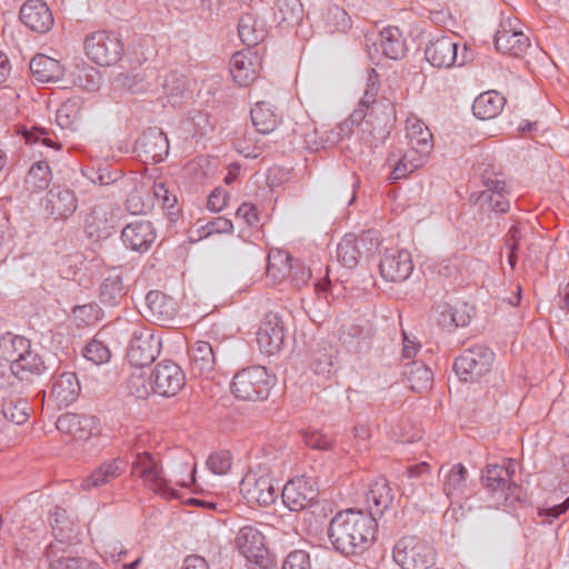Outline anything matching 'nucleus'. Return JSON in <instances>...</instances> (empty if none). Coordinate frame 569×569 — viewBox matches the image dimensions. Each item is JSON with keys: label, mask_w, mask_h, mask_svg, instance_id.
<instances>
[{"label": "nucleus", "mask_w": 569, "mask_h": 569, "mask_svg": "<svg viewBox=\"0 0 569 569\" xmlns=\"http://www.w3.org/2000/svg\"><path fill=\"white\" fill-rule=\"evenodd\" d=\"M146 308L148 316L158 322L173 320L177 315V302L170 296L151 290L146 296Z\"/></svg>", "instance_id": "obj_30"}, {"label": "nucleus", "mask_w": 569, "mask_h": 569, "mask_svg": "<svg viewBox=\"0 0 569 569\" xmlns=\"http://www.w3.org/2000/svg\"><path fill=\"white\" fill-rule=\"evenodd\" d=\"M380 247V240L375 230L362 232L359 237L346 234L337 246L336 254L346 268L358 266L360 259L373 256Z\"/></svg>", "instance_id": "obj_7"}, {"label": "nucleus", "mask_w": 569, "mask_h": 569, "mask_svg": "<svg viewBox=\"0 0 569 569\" xmlns=\"http://www.w3.org/2000/svg\"><path fill=\"white\" fill-rule=\"evenodd\" d=\"M200 229L203 231L204 237H208L213 233H230L233 230V224L230 219L217 217Z\"/></svg>", "instance_id": "obj_63"}, {"label": "nucleus", "mask_w": 569, "mask_h": 569, "mask_svg": "<svg viewBox=\"0 0 569 569\" xmlns=\"http://www.w3.org/2000/svg\"><path fill=\"white\" fill-rule=\"evenodd\" d=\"M422 164V158L417 157L412 152H406L397 162L393 170L390 172L388 179L391 182H397L406 178L409 173L413 172Z\"/></svg>", "instance_id": "obj_52"}, {"label": "nucleus", "mask_w": 569, "mask_h": 569, "mask_svg": "<svg viewBox=\"0 0 569 569\" xmlns=\"http://www.w3.org/2000/svg\"><path fill=\"white\" fill-rule=\"evenodd\" d=\"M52 180L51 169L46 161L34 162L26 178L27 187L32 191L47 189Z\"/></svg>", "instance_id": "obj_45"}, {"label": "nucleus", "mask_w": 569, "mask_h": 569, "mask_svg": "<svg viewBox=\"0 0 569 569\" xmlns=\"http://www.w3.org/2000/svg\"><path fill=\"white\" fill-rule=\"evenodd\" d=\"M317 497L318 491L313 488V481L306 477L288 481L282 487V501L291 511H300L308 508L317 500Z\"/></svg>", "instance_id": "obj_15"}, {"label": "nucleus", "mask_w": 569, "mask_h": 569, "mask_svg": "<svg viewBox=\"0 0 569 569\" xmlns=\"http://www.w3.org/2000/svg\"><path fill=\"white\" fill-rule=\"evenodd\" d=\"M48 369L46 360L32 349V346L14 365L10 366L11 373L21 382L29 385L43 376Z\"/></svg>", "instance_id": "obj_24"}, {"label": "nucleus", "mask_w": 569, "mask_h": 569, "mask_svg": "<svg viewBox=\"0 0 569 569\" xmlns=\"http://www.w3.org/2000/svg\"><path fill=\"white\" fill-rule=\"evenodd\" d=\"M128 390L134 397L144 399L152 391L151 380L149 379V383H147V380L142 375H131L128 379Z\"/></svg>", "instance_id": "obj_61"}, {"label": "nucleus", "mask_w": 569, "mask_h": 569, "mask_svg": "<svg viewBox=\"0 0 569 569\" xmlns=\"http://www.w3.org/2000/svg\"><path fill=\"white\" fill-rule=\"evenodd\" d=\"M292 257L281 250L271 251L268 256L267 274L274 281H282L292 270Z\"/></svg>", "instance_id": "obj_42"}, {"label": "nucleus", "mask_w": 569, "mask_h": 569, "mask_svg": "<svg viewBox=\"0 0 569 569\" xmlns=\"http://www.w3.org/2000/svg\"><path fill=\"white\" fill-rule=\"evenodd\" d=\"M189 357L193 370L200 375H209L216 365V355L212 346L207 341H196L189 349Z\"/></svg>", "instance_id": "obj_37"}, {"label": "nucleus", "mask_w": 569, "mask_h": 569, "mask_svg": "<svg viewBox=\"0 0 569 569\" xmlns=\"http://www.w3.org/2000/svg\"><path fill=\"white\" fill-rule=\"evenodd\" d=\"M369 513L362 510L339 511L328 527V538L333 548L345 556L360 555L368 550L377 533V517L387 511L395 499L386 478H377L366 495Z\"/></svg>", "instance_id": "obj_1"}, {"label": "nucleus", "mask_w": 569, "mask_h": 569, "mask_svg": "<svg viewBox=\"0 0 569 569\" xmlns=\"http://www.w3.org/2000/svg\"><path fill=\"white\" fill-rule=\"evenodd\" d=\"M157 237L153 223L149 220L138 219L128 223L121 231L123 244L137 252H147Z\"/></svg>", "instance_id": "obj_22"}, {"label": "nucleus", "mask_w": 569, "mask_h": 569, "mask_svg": "<svg viewBox=\"0 0 569 569\" xmlns=\"http://www.w3.org/2000/svg\"><path fill=\"white\" fill-rule=\"evenodd\" d=\"M87 57L99 66H114L123 54V43L117 33L100 30L88 34L84 39Z\"/></svg>", "instance_id": "obj_5"}, {"label": "nucleus", "mask_w": 569, "mask_h": 569, "mask_svg": "<svg viewBox=\"0 0 569 569\" xmlns=\"http://www.w3.org/2000/svg\"><path fill=\"white\" fill-rule=\"evenodd\" d=\"M468 471L462 463L453 465L445 475L442 491L451 502H457L470 496L467 481Z\"/></svg>", "instance_id": "obj_29"}, {"label": "nucleus", "mask_w": 569, "mask_h": 569, "mask_svg": "<svg viewBox=\"0 0 569 569\" xmlns=\"http://www.w3.org/2000/svg\"><path fill=\"white\" fill-rule=\"evenodd\" d=\"M279 490L278 482L272 479L269 468L263 465L250 469L240 482V491L247 501L263 507L277 500Z\"/></svg>", "instance_id": "obj_3"}, {"label": "nucleus", "mask_w": 569, "mask_h": 569, "mask_svg": "<svg viewBox=\"0 0 569 569\" xmlns=\"http://www.w3.org/2000/svg\"><path fill=\"white\" fill-rule=\"evenodd\" d=\"M20 20L30 30L38 33L48 32L53 26V16L42 0H27L20 9Z\"/></svg>", "instance_id": "obj_23"}, {"label": "nucleus", "mask_w": 569, "mask_h": 569, "mask_svg": "<svg viewBox=\"0 0 569 569\" xmlns=\"http://www.w3.org/2000/svg\"><path fill=\"white\" fill-rule=\"evenodd\" d=\"M80 391V382L74 372L64 371L53 375L49 401L53 402L58 409L66 408L78 399Z\"/></svg>", "instance_id": "obj_20"}, {"label": "nucleus", "mask_w": 569, "mask_h": 569, "mask_svg": "<svg viewBox=\"0 0 569 569\" xmlns=\"http://www.w3.org/2000/svg\"><path fill=\"white\" fill-rule=\"evenodd\" d=\"M207 466L214 475H224L231 468V456L228 451L213 452L208 457Z\"/></svg>", "instance_id": "obj_60"}, {"label": "nucleus", "mask_w": 569, "mask_h": 569, "mask_svg": "<svg viewBox=\"0 0 569 569\" xmlns=\"http://www.w3.org/2000/svg\"><path fill=\"white\" fill-rule=\"evenodd\" d=\"M47 557L50 569H86L88 565L84 558L76 557L64 551L58 555L52 545H49L47 548Z\"/></svg>", "instance_id": "obj_49"}, {"label": "nucleus", "mask_w": 569, "mask_h": 569, "mask_svg": "<svg viewBox=\"0 0 569 569\" xmlns=\"http://www.w3.org/2000/svg\"><path fill=\"white\" fill-rule=\"evenodd\" d=\"M128 292L123 282L121 268H113L103 277L99 288V300L107 307H116L122 302Z\"/></svg>", "instance_id": "obj_25"}, {"label": "nucleus", "mask_w": 569, "mask_h": 569, "mask_svg": "<svg viewBox=\"0 0 569 569\" xmlns=\"http://www.w3.org/2000/svg\"><path fill=\"white\" fill-rule=\"evenodd\" d=\"M57 429L70 433L77 439H88L98 432L97 418L72 412L61 415L57 420Z\"/></svg>", "instance_id": "obj_26"}, {"label": "nucleus", "mask_w": 569, "mask_h": 569, "mask_svg": "<svg viewBox=\"0 0 569 569\" xmlns=\"http://www.w3.org/2000/svg\"><path fill=\"white\" fill-rule=\"evenodd\" d=\"M477 201L481 204L488 203L490 209L498 213H505L509 209V201L505 198L502 192L488 193V191H481Z\"/></svg>", "instance_id": "obj_59"}, {"label": "nucleus", "mask_w": 569, "mask_h": 569, "mask_svg": "<svg viewBox=\"0 0 569 569\" xmlns=\"http://www.w3.org/2000/svg\"><path fill=\"white\" fill-rule=\"evenodd\" d=\"M250 116L256 130L262 134L271 133L279 123L272 106L264 101L257 102L251 108Z\"/></svg>", "instance_id": "obj_39"}, {"label": "nucleus", "mask_w": 569, "mask_h": 569, "mask_svg": "<svg viewBox=\"0 0 569 569\" xmlns=\"http://www.w3.org/2000/svg\"><path fill=\"white\" fill-rule=\"evenodd\" d=\"M132 472L143 479L146 485L166 499H176L178 491L170 486L171 480L162 476V468L148 452H139L132 462Z\"/></svg>", "instance_id": "obj_10"}, {"label": "nucleus", "mask_w": 569, "mask_h": 569, "mask_svg": "<svg viewBox=\"0 0 569 569\" xmlns=\"http://www.w3.org/2000/svg\"><path fill=\"white\" fill-rule=\"evenodd\" d=\"M368 338V332L361 327L351 325L342 330L340 340L349 349L359 352Z\"/></svg>", "instance_id": "obj_54"}, {"label": "nucleus", "mask_w": 569, "mask_h": 569, "mask_svg": "<svg viewBox=\"0 0 569 569\" xmlns=\"http://www.w3.org/2000/svg\"><path fill=\"white\" fill-rule=\"evenodd\" d=\"M162 89L172 106L178 104L187 92V81L177 70L167 72L163 77Z\"/></svg>", "instance_id": "obj_43"}, {"label": "nucleus", "mask_w": 569, "mask_h": 569, "mask_svg": "<svg viewBox=\"0 0 569 569\" xmlns=\"http://www.w3.org/2000/svg\"><path fill=\"white\" fill-rule=\"evenodd\" d=\"M393 560L402 569H429L436 560V552L429 542L417 537H402L393 547Z\"/></svg>", "instance_id": "obj_4"}, {"label": "nucleus", "mask_w": 569, "mask_h": 569, "mask_svg": "<svg viewBox=\"0 0 569 569\" xmlns=\"http://www.w3.org/2000/svg\"><path fill=\"white\" fill-rule=\"evenodd\" d=\"M158 79L159 74L157 69L146 67L143 69H133L118 73L113 78L112 84L114 89L137 94L152 90Z\"/></svg>", "instance_id": "obj_17"}, {"label": "nucleus", "mask_w": 569, "mask_h": 569, "mask_svg": "<svg viewBox=\"0 0 569 569\" xmlns=\"http://www.w3.org/2000/svg\"><path fill=\"white\" fill-rule=\"evenodd\" d=\"M407 138L413 154L420 158L427 156L432 149V134L428 127L420 120L415 119L407 124Z\"/></svg>", "instance_id": "obj_34"}, {"label": "nucleus", "mask_w": 569, "mask_h": 569, "mask_svg": "<svg viewBox=\"0 0 569 569\" xmlns=\"http://www.w3.org/2000/svg\"><path fill=\"white\" fill-rule=\"evenodd\" d=\"M273 10L278 24H291L298 22L302 17V6L299 0H276Z\"/></svg>", "instance_id": "obj_46"}, {"label": "nucleus", "mask_w": 569, "mask_h": 569, "mask_svg": "<svg viewBox=\"0 0 569 569\" xmlns=\"http://www.w3.org/2000/svg\"><path fill=\"white\" fill-rule=\"evenodd\" d=\"M53 535L59 542H70L73 538V529L70 520L66 517V510L56 507L49 516Z\"/></svg>", "instance_id": "obj_48"}, {"label": "nucleus", "mask_w": 569, "mask_h": 569, "mask_svg": "<svg viewBox=\"0 0 569 569\" xmlns=\"http://www.w3.org/2000/svg\"><path fill=\"white\" fill-rule=\"evenodd\" d=\"M284 342V326L278 312H268L261 321L257 332V343L262 353L273 356L278 353Z\"/></svg>", "instance_id": "obj_14"}, {"label": "nucleus", "mask_w": 569, "mask_h": 569, "mask_svg": "<svg viewBox=\"0 0 569 569\" xmlns=\"http://www.w3.org/2000/svg\"><path fill=\"white\" fill-rule=\"evenodd\" d=\"M377 50L389 59H401L407 51L403 34L398 27H386L378 36V39L372 42Z\"/></svg>", "instance_id": "obj_31"}, {"label": "nucleus", "mask_w": 569, "mask_h": 569, "mask_svg": "<svg viewBox=\"0 0 569 569\" xmlns=\"http://www.w3.org/2000/svg\"><path fill=\"white\" fill-rule=\"evenodd\" d=\"M495 46L501 53L520 57L530 47V40L515 28V21L508 18L501 21L495 36Z\"/></svg>", "instance_id": "obj_19"}, {"label": "nucleus", "mask_w": 569, "mask_h": 569, "mask_svg": "<svg viewBox=\"0 0 569 569\" xmlns=\"http://www.w3.org/2000/svg\"><path fill=\"white\" fill-rule=\"evenodd\" d=\"M493 360V351L487 346L476 345L456 358L453 370L459 380L475 382L491 370Z\"/></svg>", "instance_id": "obj_6"}, {"label": "nucleus", "mask_w": 569, "mask_h": 569, "mask_svg": "<svg viewBox=\"0 0 569 569\" xmlns=\"http://www.w3.org/2000/svg\"><path fill=\"white\" fill-rule=\"evenodd\" d=\"M355 128H358V131L362 134L366 132L371 134L375 129L372 121L366 119V114L362 109H356L343 122L332 129L328 134L327 141L335 144L350 138Z\"/></svg>", "instance_id": "obj_28"}, {"label": "nucleus", "mask_w": 569, "mask_h": 569, "mask_svg": "<svg viewBox=\"0 0 569 569\" xmlns=\"http://www.w3.org/2000/svg\"><path fill=\"white\" fill-rule=\"evenodd\" d=\"M287 278H290L293 287L301 289L309 282L311 271L300 260H295L292 263V270Z\"/></svg>", "instance_id": "obj_62"}, {"label": "nucleus", "mask_w": 569, "mask_h": 569, "mask_svg": "<svg viewBox=\"0 0 569 569\" xmlns=\"http://www.w3.org/2000/svg\"><path fill=\"white\" fill-rule=\"evenodd\" d=\"M506 99L497 91H487L479 94L472 104L475 117L488 120L497 117L503 109Z\"/></svg>", "instance_id": "obj_35"}, {"label": "nucleus", "mask_w": 569, "mask_h": 569, "mask_svg": "<svg viewBox=\"0 0 569 569\" xmlns=\"http://www.w3.org/2000/svg\"><path fill=\"white\" fill-rule=\"evenodd\" d=\"M234 543L249 562L266 569L270 565L269 550L263 533L253 526H243L236 535Z\"/></svg>", "instance_id": "obj_11"}, {"label": "nucleus", "mask_w": 569, "mask_h": 569, "mask_svg": "<svg viewBox=\"0 0 569 569\" xmlns=\"http://www.w3.org/2000/svg\"><path fill=\"white\" fill-rule=\"evenodd\" d=\"M152 392L162 397L176 396L186 383L182 369L173 361L157 365L150 376Z\"/></svg>", "instance_id": "obj_12"}, {"label": "nucleus", "mask_w": 569, "mask_h": 569, "mask_svg": "<svg viewBox=\"0 0 569 569\" xmlns=\"http://www.w3.org/2000/svg\"><path fill=\"white\" fill-rule=\"evenodd\" d=\"M126 466L127 462L120 457L107 460L82 480L81 488L91 490L108 485L124 472Z\"/></svg>", "instance_id": "obj_27"}, {"label": "nucleus", "mask_w": 569, "mask_h": 569, "mask_svg": "<svg viewBox=\"0 0 569 569\" xmlns=\"http://www.w3.org/2000/svg\"><path fill=\"white\" fill-rule=\"evenodd\" d=\"M303 441L306 446L315 450L327 451L333 448V440L319 430L306 431L303 433Z\"/></svg>", "instance_id": "obj_58"}, {"label": "nucleus", "mask_w": 569, "mask_h": 569, "mask_svg": "<svg viewBox=\"0 0 569 569\" xmlns=\"http://www.w3.org/2000/svg\"><path fill=\"white\" fill-rule=\"evenodd\" d=\"M78 81L88 91L97 90L100 86V76L93 67L86 68L79 73Z\"/></svg>", "instance_id": "obj_64"}, {"label": "nucleus", "mask_w": 569, "mask_h": 569, "mask_svg": "<svg viewBox=\"0 0 569 569\" xmlns=\"http://www.w3.org/2000/svg\"><path fill=\"white\" fill-rule=\"evenodd\" d=\"M30 406L26 399H9L2 403L1 412L8 421L22 425L29 418Z\"/></svg>", "instance_id": "obj_50"}, {"label": "nucleus", "mask_w": 569, "mask_h": 569, "mask_svg": "<svg viewBox=\"0 0 569 569\" xmlns=\"http://www.w3.org/2000/svg\"><path fill=\"white\" fill-rule=\"evenodd\" d=\"M84 174L94 184L100 186L111 184L120 178V173L117 170H111L108 164L88 169Z\"/></svg>", "instance_id": "obj_55"}, {"label": "nucleus", "mask_w": 569, "mask_h": 569, "mask_svg": "<svg viewBox=\"0 0 569 569\" xmlns=\"http://www.w3.org/2000/svg\"><path fill=\"white\" fill-rule=\"evenodd\" d=\"M82 355L94 365H103L108 362L111 357L109 348L97 338L87 343L83 348Z\"/></svg>", "instance_id": "obj_53"}, {"label": "nucleus", "mask_w": 569, "mask_h": 569, "mask_svg": "<svg viewBox=\"0 0 569 569\" xmlns=\"http://www.w3.org/2000/svg\"><path fill=\"white\" fill-rule=\"evenodd\" d=\"M276 385V377L266 367L252 366L238 371L231 382V392L246 401L266 400Z\"/></svg>", "instance_id": "obj_2"}, {"label": "nucleus", "mask_w": 569, "mask_h": 569, "mask_svg": "<svg viewBox=\"0 0 569 569\" xmlns=\"http://www.w3.org/2000/svg\"><path fill=\"white\" fill-rule=\"evenodd\" d=\"M169 140L159 128H149L137 140L136 150L146 162L160 163L169 154Z\"/></svg>", "instance_id": "obj_18"}, {"label": "nucleus", "mask_w": 569, "mask_h": 569, "mask_svg": "<svg viewBox=\"0 0 569 569\" xmlns=\"http://www.w3.org/2000/svg\"><path fill=\"white\" fill-rule=\"evenodd\" d=\"M379 270L381 277L391 282L407 280L413 270L411 254L407 250L387 249L380 260Z\"/></svg>", "instance_id": "obj_16"}, {"label": "nucleus", "mask_w": 569, "mask_h": 569, "mask_svg": "<svg viewBox=\"0 0 569 569\" xmlns=\"http://www.w3.org/2000/svg\"><path fill=\"white\" fill-rule=\"evenodd\" d=\"M29 68L38 82H58L63 77V69L60 62L44 54L33 57Z\"/></svg>", "instance_id": "obj_33"}, {"label": "nucleus", "mask_w": 569, "mask_h": 569, "mask_svg": "<svg viewBox=\"0 0 569 569\" xmlns=\"http://www.w3.org/2000/svg\"><path fill=\"white\" fill-rule=\"evenodd\" d=\"M377 91L378 87L375 82L368 83V89L366 90L358 108L362 109L366 114V119H369L372 122L375 120V113L382 107L381 103L376 101Z\"/></svg>", "instance_id": "obj_56"}, {"label": "nucleus", "mask_w": 569, "mask_h": 569, "mask_svg": "<svg viewBox=\"0 0 569 569\" xmlns=\"http://www.w3.org/2000/svg\"><path fill=\"white\" fill-rule=\"evenodd\" d=\"M281 569H312L309 552L301 549L290 551L283 559Z\"/></svg>", "instance_id": "obj_57"}, {"label": "nucleus", "mask_w": 569, "mask_h": 569, "mask_svg": "<svg viewBox=\"0 0 569 569\" xmlns=\"http://www.w3.org/2000/svg\"><path fill=\"white\" fill-rule=\"evenodd\" d=\"M426 60L435 68L463 66L472 59V52L463 46L458 53V43L452 36H441L429 41L425 49Z\"/></svg>", "instance_id": "obj_8"}, {"label": "nucleus", "mask_w": 569, "mask_h": 569, "mask_svg": "<svg viewBox=\"0 0 569 569\" xmlns=\"http://www.w3.org/2000/svg\"><path fill=\"white\" fill-rule=\"evenodd\" d=\"M81 120V108L77 100L63 102L57 110L56 121L62 129L77 130Z\"/></svg>", "instance_id": "obj_44"}, {"label": "nucleus", "mask_w": 569, "mask_h": 569, "mask_svg": "<svg viewBox=\"0 0 569 569\" xmlns=\"http://www.w3.org/2000/svg\"><path fill=\"white\" fill-rule=\"evenodd\" d=\"M483 486L491 492H500L505 499L513 493L508 482V471L500 468V465H488L482 473Z\"/></svg>", "instance_id": "obj_40"}, {"label": "nucleus", "mask_w": 569, "mask_h": 569, "mask_svg": "<svg viewBox=\"0 0 569 569\" xmlns=\"http://www.w3.org/2000/svg\"><path fill=\"white\" fill-rule=\"evenodd\" d=\"M161 347V337L156 336L154 329L137 328L127 349L128 361L137 368L151 365L159 356Z\"/></svg>", "instance_id": "obj_9"}, {"label": "nucleus", "mask_w": 569, "mask_h": 569, "mask_svg": "<svg viewBox=\"0 0 569 569\" xmlns=\"http://www.w3.org/2000/svg\"><path fill=\"white\" fill-rule=\"evenodd\" d=\"M238 33L244 44L254 47L267 37V22L254 12H246L239 19Z\"/></svg>", "instance_id": "obj_32"}, {"label": "nucleus", "mask_w": 569, "mask_h": 569, "mask_svg": "<svg viewBox=\"0 0 569 569\" xmlns=\"http://www.w3.org/2000/svg\"><path fill=\"white\" fill-rule=\"evenodd\" d=\"M438 311L446 318L449 316L450 321L456 327H466L469 325L471 320V315L473 312V308L468 303H457L451 306L449 303L439 305L437 307Z\"/></svg>", "instance_id": "obj_51"}, {"label": "nucleus", "mask_w": 569, "mask_h": 569, "mask_svg": "<svg viewBox=\"0 0 569 569\" xmlns=\"http://www.w3.org/2000/svg\"><path fill=\"white\" fill-rule=\"evenodd\" d=\"M335 350L332 348L317 349L311 355L310 369L322 378H329L335 371Z\"/></svg>", "instance_id": "obj_47"}, {"label": "nucleus", "mask_w": 569, "mask_h": 569, "mask_svg": "<svg viewBox=\"0 0 569 569\" xmlns=\"http://www.w3.org/2000/svg\"><path fill=\"white\" fill-rule=\"evenodd\" d=\"M31 347L29 339L10 332L0 338V357L14 365Z\"/></svg>", "instance_id": "obj_38"}, {"label": "nucleus", "mask_w": 569, "mask_h": 569, "mask_svg": "<svg viewBox=\"0 0 569 569\" xmlns=\"http://www.w3.org/2000/svg\"><path fill=\"white\" fill-rule=\"evenodd\" d=\"M41 206L48 218L64 220L77 210L78 198L73 190L62 186H53L42 198Z\"/></svg>", "instance_id": "obj_13"}, {"label": "nucleus", "mask_w": 569, "mask_h": 569, "mask_svg": "<svg viewBox=\"0 0 569 569\" xmlns=\"http://www.w3.org/2000/svg\"><path fill=\"white\" fill-rule=\"evenodd\" d=\"M84 228L89 237L104 238L110 234L112 224L108 218V211L102 206H97L86 218Z\"/></svg>", "instance_id": "obj_41"}, {"label": "nucleus", "mask_w": 569, "mask_h": 569, "mask_svg": "<svg viewBox=\"0 0 569 569\" xmlns=\"http://www.w3.org/2000/svg\"><path fill=\"white\" fill-rule=\"evenodd\" d=\"M402 375L411 390L421 392L428 390L433 380L431 369L422 361L415 360L403 366Z\"/></svg>", "instance_id": "obj_36"}, {"label": "nucleus", "mask_w": 569, "mask_h": 569, "mask_svg": "<svg viewBox=\"0 0 569 569\" xmlns=\"http://www.w3.org/2000/svg\"><path fill=\"white\" fill-rule=\"evenodd\" d=\"M261 70V58L257 51H238L231 57L230 73L239 87H248Z\"/></svg>", "instance_id": "obj_21"}]
</instances>
